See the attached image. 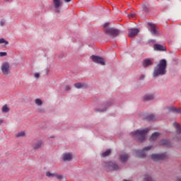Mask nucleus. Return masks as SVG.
I'll return each mask as SVG.
<instances>
[{"label": "nucleus", "instance_id": "21", "mask_svg": "<svg viewBox=\"0 0 181 181\" xmlns=\"http://www.w3.org/2000/svg\"><path fill=\"white\" fill-rule=\"evenodd\" d=\"M169 110L175 112V113H180L181 112V108H175L174 107H169Z\"/></svg>", "mask_w": 181, "mask_h": 181}, {"label": "nucleus", "instance_id": "16", "mask_svg": "<svg viewBox=\"0 0 181 181\" xmlns=\"http://www.w3.org/2000/svg\"><path fill=\"white\" fill-rule=\"evenodd\" d=\"M153 99H154V95H152V94H146V95L144 97V98H143V100H144V101H149V100H153Z\"/></svg>", "mask_w": 181, "mask_h": 181}, {"label": "nucleus", "instance_id": "18", "mask_svg": "<svg viewBox=\"0 0 181 181\" xmlns=\"http://www.w3.org/2000/svg\"><path fill=\"white\" fill-rule=\"evenodd\" d=\"M154 49L158 51H164L165 50V47L160 45H155Z\"/></svg>", "mask_w": 181, "mask_h": 181}, {"label": "nucleus", "instance_id": "27", "mask_svg": "<svg viewBox=\"0 0 181 181\" xmlns=\"http://www.w3.org/2000/svg\"><path fill=\"white\" fill-rule=\"evenodd\" d=\"M35 103L37 106H41L42 105V100L38 98L35 99Z\"/></svg>", "mask_w": 181, "mask_h": 181}, {"label": "nucleus", "instance_id": "29", "mask_svg": "<svg viewBox=\"0 0 181 181\" xmlns=\"http://www.w3.org/2000/svg\"><path fill=\"white\" fill-rule=\"evenodd\" d=\"M142 8H143L144 11H145V12H148V6H146V4H144L142 6Z\"/></svg>", "mask_w": 181, "mask_h": 181}, {"label": "nucleus", "instance_id": "34", "mask_svg": "<svg viewBox=\"0 0 181 181\" xmlns=\"http://www.w3.org/2000/svg\"><path fill=\"white\" fill-rule=\"evenodd\" d=\"M5 25H6V21L5 19L1 20V26H5Z\"/></svg>", "mask_w": 181, "mask_h": 181}, {"label": "nucleus", "instance_id": "9", "mask_svg": "<svg viewBox=\"0 0 181 181\" xmlns=\"http://www.w3.org/2000/svg\"><path fill=\"white\" fill-rule=\"evenodd\" d=\"M43 146H44V144H43L42 141H41V140L34 141L32 144V148L35 151H37V149L40 148Z\"/></svg>", "mask_w": 181, "mask_h": 181}, {"label": "nucleus", "instance_id": "33", "mask_svg": "<svg viewBox=\"0 0 181 181\" xmlns=\"http://www.w3.org/2000/svg\"><path fill=\"white\" fill-rule=\"evenodd\" d=\"M55 177H56L57 180H59L63 179V176H62V175H57V174H56Z\"/></svg>", "mask_w": 181, "mask_h": 181}, {"label": "nucleus", "instance_id": "11", "mask_svg": "<svg viewBox=\"0 0 181 181\" xmlns=\"http://www.w3.org/2000/svg\"><path fill=\"white\" fill-rule=\"evenodd\" d=\"M139 31L140 30L138 28H131L129 30L128 35L130 37H134L139 34Z\"/></svg>", "mask_w": 181, "mask_h": 181}, {"label": "nucleus", "instance_id": "35", "mask_svg": "<svg viewBox=\"0 0 181 181\" xmlns=\"http://www.w3.org/2000/svg\"><path fill=\"white\" fill-rule=\"evenodd\" d=\"M8 56V53L6 52H1V57H6Z\"/></svg>", "mask_w": 181, "mask_h": 181}, {"label": "nucleus", "instance_id": "44", "mask_svg": "<svg viewBox=\"0 0 181 181\" xmlns=\"http://www.w3.org/2000/svg\"><path fill=\"white\" fill-rule=\"evenodd\" d=\"M0 56H1V52H0Z\"/></svg>", "mask_w": 181, "mask_h": 181}, {"label": "nucleus", "instance_id": "42", "mask_svg": "<svg viewBox=\"0 0 181 181\" xmlns=\"http://www.w3.org/2000/svg\"><path fill=\"white\" fill-rule=\"evenodd\" d=\"M124 181H128V180H124Z\"/></svg>", "mask_w": 181, "mask_h": 181}, {"label": "nucleus", "instance_id": "17", "mask_svg": "<svg viewBox=\"0 0 181 181\" xmlns=\"http://www.w3.org/2000/svg\"><path fill=\"white\" fill-rule=\"evenodd\" d=\"M151 33L153 35H158V30L156 29V26L153 25H151Z\"/></svg>", "mask_w": 181, "mask_h": 181}, {"label": "nucleus", "instance_id": "19", "mask_svg": "<svg viewBox=\"0 0 181 181\" xmlns=\"http://www.w3.org/2000/svg\"><path fill=\"white\" fill-rule=\"evenodd\" d=\"M173 126L175 127L177 133V134H181V126L177 122H175L173 124Z\"/></svg>", "mask_w": 181, "mask_h": 181}, {"label": "nucleus", "instance_id": "38", "mask_svg": "<svg viewBox=\"0 0 181 181\" xmlns=\"http://www.w3.org/2000/svg\"><path fill=\"white\" fill-rule=\"evenodd\" d=\"M109 26V23H106L105 25H104V28H107V27Z\"/></svg>", "mask_w": 181, "mask_h": 181}, {"label": "nucleus", "instance_id": "23", "mask_svg": "<svg viewBox=\"0 0 181 181\" xmlns=\"http://www.w3.org/2000/svg\"><path fill=\"white\" fill-rule=\"evenodd\" d=\"M74 86L76 88H85L87 87V86L84 83H75L74 84Z\"/></svg>", "mask_w": 181, "mask_h": 181}, {"label": "nucleus", "instance_id": "7", "mask_svg": "<svg viewBox=\"0 0 181 181\" xmlns=\"http://www.w3.org/2000/svg\"><path fill=\"white\" fill-rule=\"evenodd\" d=\"M90 59L95 64H99L102 66H104L105 64L104 59L98 56L93 55L90 57Z\"/></svg>", "mask_w": 181, "mask_h": 181}, {"label": "nucleus", "instance_id": "8", "mask_svg": "<svg viewBox=\"0 0 181 181\" xmlns=\"http://www.w3.org/2000/svg\"><path fill=\"white\" fill-rule=\"evenodd\" d=\"M168 158V156L166 153H161V154H153L151 156V158L154 161H158L160 160H165Z\"/></svg>", "mask_w": 181, "mask_h": 181}, {"label": "nucleus", "instance_id": "30", "mask_svg": "<svg viewBox=\"0 0 181 181\" xmlns=\"http://www.w3.org/2000/svg\"><path fill=\"white\" fill-rule=\"evenodd\" d=\"M25 136V132H21L18 133L17 134H16V137H21V136Z\"/></svg>", "mask_w": 181, "mask_h": 181}, {"label": "nucleus", "instance_id": "4", "mask_svg": "<svg viewBox=\"0 0 181 181\" xmlns=\"http://www.w3.org/2000/svg\"><path fill=\"white\" fill-rule=\"evenodd\" d=\"M152 146H149L145 147L143 150H136L135 151L136 155L137 157L144 158L146 156L147 152L151 149Z\"/></svg>", "mask_w": 181, "mask_h": 181}, {"label": "nucleus", "instance_id": "26", "mask_svg": "<svg viewBox=\"0 0 181 181\" xmlns=\"http://www.w3.org/2000/svg\"><path fill=\"white\" fill-rule=\"evenodd\" d=\"M111 150L110 149H108V150H107L106 151H105L103 154H102V156L103 157H107V156H108L110 153H111Z\"/></svg>", "mask_w": 181, "mask_h": 181}, {"label": "nucleus", "instance_id": "13", "mask_svg": "<svg viewBox=\"0 0 181 181\" xmlns=\"http://www.w3.org/2000/svg\"><path fill=\"white\" fill-rule=\"evenodd\" d=\"M142 64H143L144 67L146 68L147 66H151L153 64V63L150 59H146L143 61Z\"/></svg>", "mask_w": 181, "mask_h": 181}, {"label": "nucleus", "instance_id": "37", "mask_svg": "<svg viewBox=\"0 0 181 181\" xmlns=\"http://www.w3.org/2000/svg\"><path fill=\"white\" fill-rule=\"evenodd\" d=\"M34 76H35V78H38L40 77V74L38 73H35L34 74Z\"/></svg>", "mask_w": 181, "mask_h": 181}, {"label": "nucleus", "instance_id": "39", "mask_svg": "<svg viewBox=\"0 0 181 181\" xmlns=\"http://www.w3.org/2000/svg\"><path fill=\"white\" fill-rule=\"evenodd\" d=\"M69 89H70V88H69V86H66V87H65V90H69Z\"/></svg>", "mask_w": 181, "mask_h": 181}, {"label": "nucleus", "instance_id": "28", "mask_svg": "<svg viewBox=\"0 0 181 181\" xmlns=\"http://www.w3.org/2000/svg\"><path fill=\"white\" fill-rule=\"evenodd\" d=\"M146 119L148 121H153L155 119V117L153 115H149L146 117Z\"/></svg>", "mask_w": 181, "mask_h": 181}, {"label": "nucleus", "instance_id": "31", "mask_svg": "<svg viewBox=\"0 0 181 181\" xmlns=\"http://www.w3.org/2000/svg\"><path fill=\"white\" fill-rule=\"evenodd\" d=\"M144 180L145 181H153L152 178L150 176H148V175H146L145 177Z\"/></svg>", "mask_w": 181, "mask_h": 181}, {"label": "nucleus", "instance_id": "24", "mask_svg": "<svg viewBox=\"0 0 181 181\" xmlns=\"http://www.w3.org/2000/svg\"><path fill=\"white\" fill-rule=\"evenodd\" d=\"M1 111L3 113H8L9 112V107H8V105H4L1 108Z\"/></svg>", "mask_w": 181, "mask_h": 181}, {"label": "nucleus", "instance_id": "5", "mask_svg": "<svg viewBox=\"0 0 181 181\" xmlns=\"http://www.w3.org/2000/svg\"><path fill=\"white\" fill-rule=\"evenodd\" d=\"M105 34L109 35L112 36V37H115L119 35L120 32L119 30L117 29H112V28H107L105 30Z\"/></svg>", "mask_w": 181, "mask_h": 181}, {"label": "nucleus", "instance_id": "15", "mask_svg": "<svg viewBox=\"0 0 181 181\" xmlns=\"http://www.w3.org/2000/svg\"><path fill=\"white\" fill-rule=\"evenodd\" d=\"M8 45H9V42H8V40H6L4 38L1 39V48H6V46H8Z\"/></svg>", "mask_w": 181, "mask_h": 181}, {"label": "nucleus", "instance_id": "12", "mask_svg": "<svg viewBox=\"0 0 181 181\" xmlns=\"http://www.w3.org/2000/svg\"><path fill=\"white\" fill-rule=\"evenodd\" d=\"M71 159H72V155L71 153H67L63 155L64 161H70Z\"/></svg>", "mask_w": 181, "mask_h": 181}, {"label": "nucleus", "instance_id": "20", "mask_svg": "<svg viewBox=\"0 0 181 181\" xmlns=\"http://www.w3.org/2000/svg\"><path fill=\"white\" fill-rule=\"evenodd\" d=\"M160 136V134L158 132L153 133L151 136L150 137V141H153L158 139V137Z\"/></svg>", "mask_w": 181, "mask_h": 181}, {"label": "nucleus", "instance_id": "25", "mask_svg": "<svg viewBox=\"0 0 181 181\" xmlns=\"http://www.w3.org/2000/svg\"><path fill=\"white\" fill-rule=\"evenodd\" d=\"M46 176L48 177H56L57 173H52L49 171H47L46 173Z\"/></svg>", "mask_w": 181, "mask_h": 181}, {"label": "nucleus", "instance_id": "10", "mask_svg": "<svg viewBox=\"0 0 181 181\" xmlns=\"http://www.w3.org/2000/svg\"><path fill=\"white\" fill-rule=\"evenodd\" d=\"M54 11L57 13H59V8L62 6V2L60 0H53Z\"/></svg>", "mask_w": 181, "mask_h": 181}, {"label": "nucleus", "instance_id": "40", "mask_svg": "<svg viewBox=\"0 0 181 181\" xmlns=\"http://www.w3.org/2000/svg\"><path fill=\"white\" fill-rule=\"evenodd\" d=\"M144 77H145V76L142 75V76L140 77V79L143 80V79L144 78Z\"/></svg>", "mask_w": 181, "mask_h": 181}, {"label": "nucleus", "instance_id": "6", "mask_svg": "<svg viewBox=\"0 0 181 181\" xmlns=\"http://www.w3.org/2000/svg\"><path fill=\"white\" fill-rule=\"evenodd\" d=\"M11 69V65L8 62H4L1 64V72L4 75L8 76L9 74V70Z\"/></svg>", "mask_w": 181, "mask_h": 181}, {"label": "nucleus", "instance_id": "1", "mask_svg": "<svg viewBox=\"0 0 181 181\" xmlns=\"http://www.w3.org/2000/svg\"><path fill=\"white\" fill-rule=\"evenodd\" d=\"M167 62L165 59H162L160 61L159 64L154 69L153 74V77H156L160 75H164L166 73Z\"/></svg>", "mask_w": 181, "mask_h": 181}, {"label": "nucleus", "instance_id": "22", "mask_svg": "<svg viewBox=\"0 0 181 181\" xmlns=\"http://www.w3.org/2000/svg\"><path fill=\"white\" fill-rule=\"evenodd\" d=\"M160 145L166 146H171V143L167 140H161L160 142Z\"/></svg>", "mask_w": 181, "mask_h": 181}, {"label": "nucleus", "instance_id": "14", "mask_svg": "<svg viewBox=\"0 0 181 181\" xmlns=\"http://www.w3.org/2000/svg\"><path fill=\"white\" fill-rule=\"evenodd\" d=\"M129 155L127 154V153H123V154H121L119 156V159L122 162L124 163L127 160V159L129 158Z\"/></svg>", "mask_w": 181, "mask_h": 181}, {"label": "nucleus", "instance_id": "41", "mask_svg": "<svg viewBox=\"0 0 181 181\" xmlns=\"http://www.w3.org/2000/svg\"><path fill=\"white\" fill-rule=\"evenodd\" d=\"M177 181H181V179L180 178H177Z\"/></svg>", "mask_w": 181, "mask_h": 181}, {"label": "nucleus", "instance_id": "3", "mask_svg": "<svg viewBox=\"0 0 181 181\" xmlns=\"http://www.w3.org/2000/svg\"><path fill=\"white\" fill-rule=\"evenodd\" d=\"M103 167L107 171L116 170L119 169V166L116 163H115L112 161L105 162L103 163Z\"/></svg>", "mask_w": 181, "mask_h": 181}, {"label": "nucleus", "instance_id": "36", "mask_svg": "<svg viewBox=\"0 0 181 181\" xmlns=\"http://www.w3.org/2000/svg\"><path fill=\"white\" fill-rule=\"evenodd\" d=\"M107 109H96V111L97 112H105Z\"/></svg>", "mask_w": 181, "mask_h": 181}, {"label": "nucleus", "instance_id": "32", "mask_svg": "<svg viewBox=\"0 0 181 181\" xmlns=\"http://www.w3.org/2000/svg\"><path fill=\"white\" fill-rule=\"evenodd\" d=\"M135 16H136L135 13H130V14H128V17H129V18H135Z\"/></svg>", "mask_w": 181, "mask_h": 181}, {"label": "nucleus", "instance_id": "43", "mask_svg": "<svg viewBox=\"0 0 181 181\" xmlns=\"http://www.w3.org/2000/svg\"><path fill=\"white\" fill-rule=\"evenodd\" d=\"M0 43H1V39H0Z\"/></svg>", "mask_w": 181, "mask_h": 181}, {"label": "nucleus", "instance_id": "2", "mask_svg": "<svg viewBox=\"0 0 181 181\" xmlns=\"http://www.w3.org/2000/svg\"><path fill=\"white\" fill-rule=\"evenodd\" d=\"M150 130V128H146L144 130L138 129L135 132H132V134L135 136H137L139 138V141L142 142L146 139V135Z\"/></svg>", "mask_w": 181, "mask_h": 181}]
</instances>
